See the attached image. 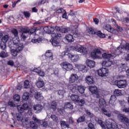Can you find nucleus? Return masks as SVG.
<instances>
[{
    "instance_id": "1",
    "label": "nucleus",
    "mask_w": 129,
    "mask_h": 129,
    "mask_svg": "<svg viewBox=\"0 0 129 129\" xmlns=\"http://www.w3.org/2000/svg\"><path fill=\"white\" fill-rule=\"evenodd\" d=\"M37 31H38L37 27H35L30 29L28 28H23L21 30L22 34L21 36L22 40L25 41L28 37V35H33V34H35Z\"/></svg>"
},
{
    "instance_id": "2",
    "label": "nucleus",
    "mask_w": 129,
    "mask_h": 129,
    "mask_svg": "<svg viewBox=\"0 0 129 129\" xmlns=\"http://www.w3.org/2000/svg\"><path fill=\"white\" fill-rule=\"evenodd\" d=\"M102 57L104 59H105V60H103L102 63V66L104 67H110V66H111L113 63L112 60H110V58L112 57V55H111V54L105 52L102 54Z\"/></svg>"
},
{
    "instance_id": "3",
    "label": "nucleus",
    "mask_w": 129,
    "mask_h": 129,
    "mask_svg": "<svg viewBox=\"0 0 129 129\" xmlns=\"http://www.w3.org/2000/svg\"><path fill=\"white\" fill-rule=\"evenodd\" d=\"M44 30L47 34H51L52 38H61L62 35L60 33H55L54 31H55V27L48 26L44 28Z\"/></svg>"
},
{
    "instance_id": "4",
    "label": "nucleus",
    "mask_w": 129,
    "mask_h": 129,
    "mask_svg": "<svg viewBox=\"0 0 129 129\" xmlns=\"http://www.w3.org/2000/svg\"><path fill=\"white\" fill-rule=\"evenodd\" d=\"M32 119L34 122L33 121H30V122L28 123V118L25 119V123L26 125H28V126H30L31 128L37 129V127H38L37 122H40V120L38 119V118H37L35 116L32 117Z\"/></svg>"
},
{
    "instance_id": "5",
    "label": "nucleus",
    "mask_w": 129,
    "mask_h": 129,
    "mask_svg": "<svg viewBox=\"0 0 129 129\" xmlns=\"http://www.w3.org/2000/svg\"><path fill=\"white\" fill-rule=\"evenodd\" d=\"M114 122L112 119L106 120L105 121V125L108 129H118V126L115 123H113Z\"/></svg>"
},
{
    "instance_id": "6",
    "label": "nucleus",
    "mask_w": 129,
    "mask_h": 129,
    "mask_svg": "<svg viewBox=\"0 0 129 129\" xmlns=\"http://www.w3.org/2000/svg\"><path fill=\"white\" fill-rule=\"evenodd\" d=\"M118 119L123 123H126V125L127 126L129 124V119L126 117L125 115L119 114L118 115Z\"/></svg>"
},
{
    "instance_id": "7",
    "label": "nucleus",
    "mask_w": 129,
    "mask_h": 129,
    "mask_svg": "<svg viewBox=\"0 0 129 129\" xmlns=\"http://www.w3.org/2000/svg\"><path fill=\"white\" fill-rule=\"evenodd\" d=\"M99 76L101 77H105V76H108V69L104 68H102L97 71Z\"/></svg>"
},
{
    "instance_id": "8",
    "label": "nucleus",
    "mask_w": 129,
    "mask_h": 129,
    "mask_svg": "<svg viewBox=\"0 0 129 129\" xmlns=\"http://www.w3.org/2000/svg\"><path fill=\"white\" fill-rule=\"evenodd\" d=\"M115 84L118 88H125L126 87V80H121L115 81Z\"/></svg>"
},
{
    "instance_id": "9",
    "label": "nucleus",
    "mask_w": 129,
    "mask_h": 129,
    "mask_svg": "<svg viewBox=\"0 0 129 129\" xmlns=\"http://www.w3.org/2000/svg\"><path fill=\"white\" fill-rule=\"evenodd\" d=\"M101 54V51L99 49H95L90 53V56L93 59H98L99 54Z\"/></svg>"
},
{
    "instance_id": "10",
    "label": "nucleus",
    "mask_w": 129,
    "mask_h": 129,
    "mask_svg": "<svg viewBox=\"0 0 129 129\" xmlns=\"http://www.w3.org/2000/svg\"><path fill=\"white\" fill-rule=\"evenodd\" d=\"M61 66L63 69H65L67 71H71L73 69V66L69 62H63L61 63Z\"/></svg>"
},
{
    "instance_id": "11",
    "label": "nucleus",
    "mask_w": 129,
    "mask_h": 129,
    "mask_svg": "<svg viewBox=\"0 0 129 129\" xmlns=\"http://www.w3.org/2000/svg\"><path fill=\"white\" fill-rule=\"evenodd\" d=\"M36 85L38 88H42L45 86V82L41 78H38L36 83Z\"/></svg>"
},
{
    "instance_id": "12",
    "label": "nucleus",
    "mask_w": 129,
    "mask_h": 129,
    "mask_svg": "<svg viewBox=\"0 0 129 129\" xmlns=\"http://www.w3.org/2000/svg\"><path fill=\"white\" fill-rule=\"evenodd\" d=\"M76 67H77V69H78L79 71H82L83 73H85L87 72V68L86 67V66L84 65L77 64Z\"/></svg>"
},
{
    "instance_id": "13",
    "label": "nucleus",
    "mask_w": 129,
    "mask_h": 129,
    "mask_svg": "<svg viewBox=\"0 0 129 129\" xmlns=\"http://www.w3.org/2000/svg\"><path fill=\"white\" fill-rule=\"evenodd\" d=\"M64 55H68L69 58H70L74 62H77L79 59V56L78 55H73L71 54V53L68 52L64 53Z\"/></svg>"
},
{
    "instance_id": "14",
    "label": "nucleus",
    "mask_w": 129,
    "mask_h": 129,
    "mask_svg": "<svg viewBox=\"0 0 129 129\" xmlns=\"http://www.w3.org/2000/svg\"><path fill=\"white\" fill-rule=\"evenodd\" d=\"M57 31V32H61V33H68V32H69L70 31V29L69 28H60V27L59 26H55L54 27V30Z\"/></svg>"
},
{
    "instance_id": "15",
    "label": "nucleus",
    "mask_w": 129,
    "mask_h": 129,
    "mask_svg": "<svg viewBox=\"0 0 129 129\" xmlns=\"http://www.w3.org/2000/svg\"><path fill=\"white\" fill-rule=\"evenodd\" d=\"M33 109L34 110H36V113H40V112L42 111V109H43V106L39 104L34 105L33 106Z\"/></svg>"
},
{
    "instance_id": "16",
    "label": "nucleus",
    "mask_w": 129,
    "mask_h": 129,
    "mask_svg": "<svg viewBox=\"0 0 129 129\" xmlns=\"http://www.w3.org/2000/svg\"><path fill=\"white\" fill-rule=\"evenodd\" d=\"M59 37H52L51 40H50V42L54 47H57L58 46H60V43H59V41L57 40V39H58Z\"/></svg>"
},
{
    "instance_id": "17",
    "label": "nucleus",
    "mask_w": 129,
    "mask_h": 129,
    "mask_svg": "<svg viewBox=\"0 0 129 129\" xmlns=\"http://www.w3.org/2000/svg\"><path fill=\"white\" fill-rule=\"evenodd\" d=\"M77 85L75 84H70L68 86V89L71 90L72 92H76L77 91Z\"/></svg>"
},
{
    "instance_id": "18",
    "label": "nucleus",
    "mask_w": 129,
    "mask_h": 129,
    "mask_svg": "<svg viewBox=\"0 0 129 129\" xmlns=\"http://www.w3.org/2000/svg\"><path fill=\"white\" fill-rule=\"evenodd\" d=\"M78 80V76L76 74H72L70 77L69 78V81L71 83H74L75 81Z\"/></svg>"
},
{
    "instance_id": "19",
    "label": "nucleus",
    "mask_w": 129,
    "mask_h": 129,
    "mask_svg": "<svg viewBox=\"0 0 129 129\" xmlns=\"http://www.w3.org/2000/svg\"><path fill=\"white\" fill-rule=\"evenodd\" d=\"M76 50L80 53H82L83 55L87 54V49L83 46H81L77 49H76Z\"/></svg>"
},
{
    "instance_id": "20",
    "label": "nucleus",
    "mask_w": 129,
    "mask_h": 129,
    "mask_svg": "<svg viewBox=\"0 0 129 129\" xmlns=\"http://www.w3.org/2000/svg\"><path fill=\"white\" fill-rule=\"evenodd\" d=\"M86 64L90 68H93V67L95 66V61L90 59H87L86 61Z\"/></svg>"
},
{
    "instance_id": "21",
    "label": "nucleus",
    "mask_w": 129,
    "mask_h": 129,
    "mask_svg": "<svg viewBox=\"0 0 129 129\" xmlns=\"http://www.w3.org/2000/svg\"><path fill=\"white\" fill-rule=\"evenodd\" d=\"M45 56L47 57V60H49V61L53 60V54L51 50H48L46 52Z\"/></svg>"
},
{
    "instance_id": "22",
    "label": "nucleus",
    "mask_w": 129,
    "mask_h": 129,
    "mask_svg": "<svg viewBox=\"0 0 129 129\" xmlns=\"http://www.w3.org/2000/svg\"><path fill=\"white\" fill-rule=\"evenodd\" d=\"M86 82L89 85H90L91 84H93V82H94V81L93 80V77L91 76L87 77L86 78Z\"/></svg>"
},
{
    "instance_id": "23",
    "label": "nucleus",
    "mask_w": 129,
    "mask_h": 129,
    "mask_svg": "<svg viewBox=\"0 0 129 129\" xmlns=\"http://www.w3.org/2000/svg\"><path fill=\"white\" fill-rule=\"evenodd\" d=\"M12 41L14 45H19L20 44V38L19 36H13L12 37Z\"/></svg>"
},
{
    "instance_id": "24",
    "label": "nucleus",
    "mask_w": 129,
    "mask_h": 129,
    "mask_svg": "<svg viewBox=\"0 0 129 129\" xmlns=\"http://www.w3.org/2000/svg\"><path fill=\"white\" fill-rule=\"evenodd\" d=\"M101 111L104 113L105 115H106V116H108V117H110L111 116V112L110 111H108L105 109L104 108H102L101 109Z\"/></svg>"
},
{
    "instance_id": "25",
    "label": "nucleus",
    "mask_w": 129,
    "mask_h": 129,
    "mask_svg": "<svg viewBox=\"0 0 129 129\" xmlns=\"http://www.w3.org/2000/svg\"><path fill=\"white\" fill-rule=\"evenodd\" d=\"M60 126H61L62 128H66V127H67V128H69L70 127L69 124H67V123H66V121L62 120H61L60 121Z\"/></svg>"
},
{
    "instance_id": "26",
    "label": "nucleus",
    "mask_w": 129,
    "mask_h": 129,
    "mask_svg": "<svg viewBox=\"0 0 129 129\" xmlns=\"http://www.w3.org/2000/svg\"><path fill=\"white\" fill-rule=\"evenodd\" d=\"M35 98L37 100L40 101V100H42L43 97V96L42 95V94H41V93L37 92L35 95Z\"/></svg>"
},
{
    "instance_id": "27",
    "label": "nucleus",
    "mask_w": 129,
    "mask_h": 129,
    "mask_svg": "<svg viewBox=\"0 0 129 129\" xmlns=\"http://www.w3.org/2000/svg\"><path fill=\"white\" fill-rule=\"evenodd\" d=\"M89 90L92 93L97 94V87L96 86H90Z\"/></svg>"
},
{
    "instance_id": "28",
    "label": "nucleus",
    "mask_w": 129,
    "mask_h": 129,
    "mask_svg": "<svg viewBox=\"0 0 129 129\" xmlns=\"http://www.w3.org/2000/svg\"><path fill=\"white\" fill-rule=\"evenodd\" d=\"M66 39L67 41H68V42H74V38H73V36L72 35H67V36H66Z\"/></svg>"
},
{
    "instance_id": "29",
    "label": "nucleus",
    "mask_w": 129,
    "mask_h": 129,
    "mask_svg": "<svg viewBox=\"0 0 129 129\" xmlns=\"http://www.w3.org/2000/svg\"><path fill=\"white\" fill-rule=\"evenodd\" d=\"M104 30H106L108 31V32H110V33H112V31L113 30V28H111V26L109 25H105L103 27Z\"/></svg>"
},
{
    "instance_id": "30",
    "label": "nucleus",
    "mask_w": 129,
    "mask_h": 129,
    "mask_svg": "<svg viewBox=\"0 0 129 129\" xmlns=\"http://www.w3.org/2000/svg\"><path fill=\"white\" fill-rule=\"evenodd\" d=\"M71 99L73 101H75V102H78V101H79V96L77 95H72Z\"/></svg>"
},
{
    "instance_id": "31",
    "label": "nucleus",
    "mask_w": 129,
    "mask_h": 129,
    "mask_svg": "<svg viewBox=\"0 0 129 129\" xmlns=\"http://www.w3.org/2000/svg\"><path fill=\"white\" fill-rule=\"evenodd\" d=\"M116 100V97L115 95H111L109 101V103L112 105L114 104V102H115Z\"/></svg>"
},
{
    "instance_id": "32",
    "label": "nucleus",
    "mask_w": 129,
    "mask_h": 129,
    "mask_svg": "<svg viewBox=\"0 0 129 129\" xmlns=\"http://www.w3.org/2000/svg\"><path fill=\"white\" fill-rule=\"evenodd\" d=\"M29 97L30 94L28 93V92H26L23 94V95L22 96V99H23V100H25V101H27V100H29Z\"/></svg>"
},
{
    "instance_id": "33",
    "label": "nucleus",
    "mask_w": 129,
    "mask_h": 129,
    "mask_svg": "<svg viewBox=\"0 0 129 129\" xmlns=\"http://www.w3.org/2000/svg\"><path fill=\"white\" fill-rule=\"evenodd\" d=\"M64 108L69 109H73V105L71 104L70 102H67L64 104Z\"/></svg>"
},
{
    "instance_id": "34",
    "label": "nucleus",
    "mask_w": 129,
    "mask_h": 129,
    "mask_svg": "<svg viewBox=\"0 0 129 129\" xmlns=\"http://www.w3.org/2000/svg\"><path fill=\"white\" fill-rule=\"evenodd\" d=\"M77 89L82 94L84 93V91H85V89H84V87L82 86H77Z\"/></svg>"
},
{
    "instance_id": "35",
    "label": "nucleus",
    "mask_w": 129,
    "mask_h": 129,
    "mask_svg": "<svg viewBox=\"0 0 129 129\" xmlns=\"http://www.w3.org/2000/svg\"><path fill=\"white\" fill-rule=\"evenodd\" d=\"M51 108L53 109V111H55L57 109V102L53 101L51 103Z\"/></svg>"
},
{
    "instance_id": "36",
    "label": "nucleus",
    "mask_w": 129,
    "mask_h": 129,
    "mask_svg": "<svg viewBox=\"0 0 129 129\" xmlns=\"http://www.w3.org/2000/svg\"><path fill=\"white\" fill-rule=\"evenodd\" d=\"M7 106L4 103H0V111L1 112H4L6 111Z\"/></svg>"
},
{
    "instance_id": "37",
    "label": "nucleus",
    "mask_w": 129,
    "mask_h": 129,
    "mask_svg": "<svg viewBox=\"0 0 129 129\" xmlns=\"http://www.w3.org/2000/svg\"><path fill=\"white\" fill-rule=\"evenodd\" d=\"M16 117L18 121H22V120L24 119V115H23L22 113H17Z\"/></svg>"
},
{
    "instance_id": "38",
    "label": "nucleus",
    "mask_w": 129,
    "mask_h": 129,
    "mask_svg": "<svg viewBox=\"0 0 129 129\" xmlns=\"http://www.w3.org/2000/svg\"><path fill=\"white\" fill-rule=\"evenodd\" d=\"M121 50H122V48H121V47H118L116 50H115V52L114 53L115 56H117L119 55V54H121V53H122V51Z\"/></svg>"
},
{
    "instance_id": "39",
    "label": "nucleus",
    "mask_w": 129,
    "mask_h": 129,
    "mask_svg": "<svg viewBox=\"0 0 129 129\" xmlns=\"http://www.w3.org/2000/svg\"><path fill=\"white\" fill-rule=\"evenodd\" d=\"M114 95L115 96H120L121 95V91L119 89H116L114 91Z\"/></svg>"
},
{
    "instance_id": "40",
    "label": "nucleus",
    "mask_w": 129,
    "mask_h": 129,
    "mask_svg": "<svg viewBox=\"0 0 129 129\" xmlns=\"http://www.w3.org/2000/svg\"><path fill=\"white\" fill-rule=\"evenodd\" d=\"M50 117L52 119V120H53V121H55V122H56V123H58V122H59V118L55 115H51Z\"/></svg>"
},
{
    "instance_id": "41",
    "label": "nucleus",
    "mask_w": 129,
    "mask_h": 129,
    "mask_svg": "<svg viewBox=\"0 0 129 129\" xmlns=\"http://www.w3.org/2000/svg\"><path fill=\"white\" fill-rule=\"evenodd\" d=\"M32 43L36 44V43H41L42 42V38H39L38 39H32L31 40Z\"/></svg>"
},
{
    "instance_id": "42",
    "label": "nucleus",
    "mask_w": 129,
    "mask_h": 129,
    "mask_svg": "<svg viewBox=\"0 0 129 129\" xmlns=\"http://www.w3.org/2000/svg\"><path fill=\"white\" fill-rule=\"evenodd\" d=\"M12 35H13V37L19 36V32H18V30L16 29H13L12 30Z\"/></svg>"
},
{
    "instance_id": "43",
    "label": "nucleus",
    "mask_w": 129,
    "mask_h": 129,
    "mask_svg": "<svg viewBox=\"0 0 129 129\" xmlns=\"http://www.w3.org/2000/svg\"><path fill=\"white\" fill-rule=\"evenodd\" d=\"M85 116H82L78 118V119L77 120V121L78 122V123L80 122H84V121H85Z\"/></svg>"
},
{
    "instance_id": "44",
    "label": "nucleus",
    "mask_w": 129,
    "mask_h": 129,
    "mask_svg": "<svg viewBox=\"0 0 129 129\" xmlns=\"http://www.w3.org/2000/svg\"><path fill=\"white\" fill-rule=\"evenodd\" d=\"M24 87L26 89L30 88V82H29V80H26L24 82Z\"/></svg>"
},
{
    "instance_id": "45",
    "label": "nucleus",
    "mask_w": 129,
    "mask_h": 129,
    "mask_svg": "<svg viewBox=\"0 0 129 129\" xmlns=\"http://www.w3.org/2000/svg\"><path fill=\"white\" fill-rule=\"evenodd\" d=\"M97 122H98V124L100 125V126H101V127L102 128H105V124H104V122H103V121H102V120L99 119L97 121Z\"/></svg>"
},
{
    "instance_id": "46",
    "label": "nucleus",
    "mask_w": 129,
    "mask_h": 129,
    "mask_svg": "<svg viewBox=\"0 0 129 129\" xmlns=\"http://www.w3.org/2000/svg\"><path fill=\"white\" fill-rule=\"evenodd\" d=\"M9 35H5L4 36L2 39V42H3L4 43H7L8 42V41H9Z\"/></svg>"
},
{
    "instance_id": "47",
    "label": "nucleus",
    "mask_w": 129,
    "mask_h": 129,
    "mask_svg": "<svg viewBox=\"0 0 129 129\" xmlns=\"http://www.w3.org/2000/svg\"><path fill=\"white\" fill-rule=\"evenodd\" d=\"M99 103L100 106H104L106 104L105 100H104L103 98L100 99Z\"/></svg>"
},
{
    "instance_id": "48",
    "label": "nucleus",
    "mask_w": 129,
    "mask_h": 129,
    "mask_svg": "<svg viewBox=\"0 0 129 129\" xmlns=\"http://www.w3.org/2000/svg\"><path fill=\"white\" fill-rule=\"evenodd\" d=\"M0 57H1V58H6L8 57V53L5 51H2L0 53Z\"/></svg>"
},
{
    "instance_id": "49",
    "label": "nucleus",
    "mask_w": 129,
    "mask_h": 129,
    "mask_svg": "<svg viewBox=\"0 0 129 129\" xmlns=\"http://www.w3.org/2000/svg\"><path fill=\"white\" fill-rule=\"evenodd\" d=\"M47 3V0H42L41 1H39L36 2V6H41V5H44Z\"/></svg>"
},
{
    "instance_id": "50",
    "label": "nucleus",
    "mask_w": 129,
    "mask_h": 129,
    "mask_svg": "<svg viewBox=\"0 0 129 129\" xmlns=\"http://www.w3.org/2000/svg\"><path fill=\"white\" fill-rule=\"evenodd\" d=\"M23 49H24V45L22 43L20 44V45L18 46V48L16 50H17L18 52L19 53V52H21Z\"/></svg>"
},
{
    "instance_id": "51",
    "label": "nucleus",
    "mask_w": 129,
    "mask_h": 129,
    "mask_svg": "<svg viewBox=\"0 0 129 129\" xmlns=\"http://www.w3.org/2000/svg\"><path fill=\"white\" fill-rule=\"evenodd\" d=\"M18 51L16 49H12L11 50V53L12 56H14V57H16V56H17L18 55Z\"/></svg>"
},
{
    "instance_id": "52",
    "label": "nucleus",
    "mask_w": 129,
    "mask_h": 129,
    "mask_svg": "<svg viewBox=\"0 0 129 129\" xmlns=\"http://www.w3.org/2000/svg\"><path fill=\"white\" fill-rule=\"evenodd\" d=\"M17 109L19 112L20 113H23V112H24V108H23V107H22V106L21 105H19L17 106Z\"/></svg>"
},
{
    "instance_id": "53",
    "label": "nucleus",
    "mask_w": 129,
    "mask_h": 129,
    "mask_svg": "<svg viewBox=\"0 0 129 129\" xmlns=\"http://www.w3.org/2000/svg\"><path fill=\"white\" fill-rule=\"evenodd\" d=\"M1 47L2 49V50H5L6 48H7V45L6 44V42H4L3 41L1 42L0 44Z\"/></svg>"
},
{
    "instance_id": "54",
    "label": "nucleus",
    "mask_w": 129,
    "mask_h": 129,
    "mask_svg": "<svg viewBox=\"0 0 129 129\" xmlns=\"http://www.w3.org/2000/svg\"><path fill=\"white\" fill-rule=\"evenodd\" d=\"M20 97L18 94H16L14 96V99L15 101H20Z\"/></svg>"
},
{
    "instance_id": "55",
    "label": "nucleus",
    "mask_w": 129,
    "mask_h": 129,
    "mask_svg": "<svg viewBox=\"0 0 129 129\" xmlns=\"http://www.w3.org/2000/svg\"><path fill=\"white\" fill-rule=\"evenodd\" d=\"M113 24L114 25V26L116 27V28H117L119 31H121L122 30V28L118 26L117 24L116 23V22L115 21L113 20Z\"/></svg>"
},
{
    "instance_id": "56",
    "label": "nucleus",
    "mask_w": 129,
    "mask_h": 129,
    "mask_svg": "<svg viewBox=\"0 0 129 129\" xmlns=\"http://www.w3.org/2000/svg\"><path fill=\"white\" fill-rule=\"evenodd\" d=\"M40 124L42 125V126H44V127H47L48 126V123H47V122L44 121H41L40 122Z\"/></svg>"
},
{
    "instance_id": "57",
    "label": "nucleus",
    "mask_w": 129,
    "mask_h": 129,
    "mask_svg": "<svg viewBox=\"0 0 129 129\" xmlns=\"http://www.w3.org/2000/svg\"><path fill=\"white\" fill-rule=\"evenodd\" d=\"M86 112L87 114V115H89L90 117H91V118H92V117H93V113L90 112V111H89V110H86Z\"/></svg>"
},
{
    "instance_id": "58",
    "label": "nucleus",
    "mask_w": 129,
    "mask_h": 129,
    "mask_svg": "<svg viewBox=\"0 0 129 129\" xmlns=\"http://www.w3.org/2000/svg\"><path fill=\"white\" fill-rule=\"evenodd\" d=\"M98 36L100 37V38H105V34H102L101 32L98 31L97 33Z\"/></svg>"
},
{
    "instance_id": "59",
    "label": "nucleus",
    "mask_w": 129,
    "mask_h": 129,
    "mask_svg": "<svg viewBox=\"0 0 129 129\" xmlns=\"http://www.w3.org/2000/svg\"><path fill=\"white\" fill-rule=\"evenodd\" d=\"M79 105H81V106L85 103V100L84 99L79 100V101H78Z\"/></svg>"
},
{
    "instance_id": "60",
    "label": "nucleus",
    "mask_w": 129,
    "mask_h": 129,
    "mask_svg": "<svg viewBox=\"0 0 129 129\" xmlns=\"http://www.w3.org/2000/svg\"><path fill=\"white\" fill-rule=\"evenodd\" d=\"M55 11L58 14H60L61 13H63V12H64V10L62 8H60L59 9H55Z\"/></svg>"
},
{
    "instance_id": "61",
    "label": "nucleus",
    "mask_w": 129,
    "mask_h": 129,
    "mask_svg": "<svg viewBox=\"0 0 129 129\" xmlns=\"http://www.w3.org/2000/svg\"><path fill=\"white\" fill-rule=\"evenodd\" d=\"M24 110L26 109L28 110L29 109V105H28V103H25L23 104L22 105Z\"/></svg>"
},
{
    "instance_id": "62",
    "label": "nucleus",
    "mask_w": 129,
    "mask_h": 129,
    "mask_svg": "<svg viewBox=\"0 0 129 129\" xmlns=\"http://www.w3.org/2000/svg\"><path fill=\"white\" fill-rule=\"evenodd\" d=\"M2 117L3 118H5L6 119H7V118H8L9 114L8 113V112H4L2 115Z\"/></svg>"
},
{
    "instance_id": "63",
    "label": "nucleus",
    "mask_w": 129,
    "mask_h": 129,
    "mask_svg": "<svg viewBox=\"0 0 129 129\" xmlns=\"http://www.w3.org/2000/svg\"><path fill=\"white\" fill-rule=\"evenodd\" d=\"M14 64L15 62H14V61L12 60H10L8 62V65H9V66H11V67H13Z\"/></svg>"
},
{
    "instance_id": "64",
    "label": "nucleus",
    "mask_w": 129,
    "mask_h": 129,
    "mask_svg": "<svg viewBox=\"0 0 129 129\" xmlns=\"http://www.w3.org/2000/svg\"><path fill=\"white\" fill-rule=\"evenodd\" d=\"M88 125L89 128L90 129H95L94 125L92 123H89Z\"/></svg>"
}]
</instances>
